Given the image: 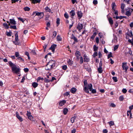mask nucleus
I'll list each match as a JSON object with an SVG mask.
<instances>
[{
  "label": "nucleus",
  "instance_id": "obj_1",
  "mask_svg": "<svg viewBox=\"0 0 133 133\" xmlns=\"http://www.w3.org/2000/svg\"><path fill=\"white\" fill-rule=\"evenodd\" d=\"M9 64L11 68V70L13 73L17 74H19L20 69L17 67L16 65L13 63L11 61H10Z\"/></svg>",
  "mask_w": 133,
  "mask_h": 133
},
{
  "label": "nucleus",
  "instance_id": "obj_2",
  "mask_svg": "<svg viewBox=\"0 0 133 133\" xmlns=\"http://www.w3.org/2000/svg\"><path fill=\"white\" fill-rule=\"evenodd\" d=\"M51 66L50 68L46 69L47 70H49L50 69L53 68L54 67H55L57 66L56 65V63L55 61L53 60H50L48 63L46 65L47 66Z\"/></svg>",
  "mask_w": 133,
  "mask_h": 133
},
{
  "label": "nucleus",
  "instance_id": "obj_3",
  "mask_svg": "<svg viewBox=\"0 0 133 133\" xmlns=\"http://www.w3.org/2000/svg\"><path fill=\"white\" fill-rule=\"evenodd\" d=\"M84 83L85 86V87H84V90L86 92L88 93H89V91L88 89H87V88L88 83L87 81L86 80L84 81Z\"/></svg>",
  "mask_w": 133,
  "mask_h": 133
},
{
  "label": "nucleus",
  "instance_id": "obj_4",
  "mask_svg": "<svg viewBox=\"0 0 133 133\" xmlns=\"http://www.w3.org/2000/svg\"><path fill=\"white\" fill-rule=\"evenodd\" d=\"M122 66L123 69L125 70V72H127L128 68V67L127 66V63H123Z\"/></svg>",
  "mask_w": 133,
  "mask_h": 133
},
{
  "label": "nucleus",
  "instance_id": "obj_5",
  "mask_svg": "<svg viewBox=\"0 0 133 133\" xmlns=\"http://www.w3.org/2000/svg\"><path fill=\"white\" fill-rule=\"evenodd\" d=\"M36 16H40V19L42 18L44 16V14L43 12H39L37 11L36 14L34 16L35 17Z\"/></svg>",
  "mask_w": 133,
  "mask_h": 133
},
{
  "label": "nucleus",
  "instance_id": "obj_6",
  "mask_svg": "<svg viewBox=\"0 0 133 133\" xmlns=\"http://www.w3.org/2000/svg\"><path fill=\"white\" fill-rule=\"evenodd\" d=\"M83 25L82 24L79 23L77 26V29L79 31H80L83 28Z\"/></svg>",
  "mask_w": 133,
  "mask_h": 133
},
{
  "label": "nucleus",
  "instance_id": "obj_7",
  "mask_svg": "<svg viewBox=\"0 0 133 133\" xmlns=\"http://www.w3.org/2000/svg\"><path fill=\"white\" fill-rule=\"evenodd\" d=\"M27 113L26 114V115L28 117V118L30 120H32V119L33 117L31 115V113L28 112V111H27Z\"/></svg>",
  "mask_w": 133,
  "mask_h": 133
},
{
  "label": "nucleus",
  "instance_id": "obj_8",
  "mask_svg": "<svg viewBox=\"0 0 133 133\" xmlns=\"http://www.w3.org/2000/svg\"><path fill=\"white\" fill-rule=\"evenodd\" d=\"M78 18L79 19L81 18L83 16V13L81 11H78L77 13Z\"/></svg>",
  "mask_w": 133,
  "mask_h": 133
},
{
  "label": "nucleus",
  "instance_id": "obj_9",
  "mask_svg": "<svg viewBox=\"0 0 133 133\" xmlns=\"http://www.w3.org/2000/svg\"><path fill=\"white\" fill-rule=\"evenodd\" d=\"M16 117L20 122H22L23 121V119L19 115L18 112H16Z\"/></svg>",
  "mask_w": 133,
  "mask_h": 133
},
{
  "label": "nucleus",
  "instance_id": "obj_10",
  "mask_svg": "<svg viewBox=\"0 0 133 133\" xmlns=\"http://www.w3.org/2000/svg\"><path fill=\"white\" fill-rule=\"evenodd\" d=\"M83 56L84 62H88L89 61V59L88 57L85 54H84Z\"/></svg>",
  "mask_w": 133,
  "mask_h": 133
},
{
  "label": "nucleus",
  "instance_id": "obj_11",
  "mask_svg": "<svg viewBox=\"0 0 133 133\" xmlns=\"http://www.w3.org/2000/svg\"><path fill=\"white\" fill-rule=\"evenodd\" d=\"M66 103V101L65 100H63L59 103V105L60 106H62L63 105Z\"/></svg>",
  "mask_w": 133,
  "mask_h": 133
},
{
  "label": "nucleus",
  "instance_id": "obj_12",
  "mask_svg": "<svg viewBox=\"0 0 133 133\" xmlns=\"http://www.w3.org/2000/svg\"><path fill=\"white\" fill-rule=\"evenodd\" d=\"M70 15L72 19L74 18V16L75 15V13L74 10H72L70 12Z\"/></svg>",
  "mask_w": 133,
  "mask_h": 133
},
{
  "label": "nucleus",
  "instance_id": "obj_13",
  "mask_svg": "<svg viewBox=\"0 0 133 133\" xmlns=\"http://www.w3.org/2000/svg\"><path fill=\"white\" fill-rule=\"evenodd\" d=\"M56 46V44H53L51 46V47L50 48V50H51L52 52H53L55 51V49Z\"/></svg>",
  "mask_w": 133,
  "mask_h": 133
},
{
  "label": "nucleus",
  "instance_id": "obj_14",
  "mask_svg": "<svg viewBox=\"0 0 133 133\" xmlns=\"http://www.w3.org/2000/svg\"><path fill=\"white\" fill-rule=\"evenodd\" d=\"M129 118L130 119L132 118V113L130 110L128 111L127 112V116H129Z\"/></svg>",
  "mask_w": 133,
  "mask_h": 133
},
{
  "label": "nucleus",
  "instance_id": "obj_15",
  "mask_svg": "<svg viewBox=\"0 0 133 133\" xmlns=\"http://www.w3.org/2000/svg\"><path fill=\"white\" fill-rule=\"evenodd\" d=\"M10 23L11 24L13 25H15L16 24V22L15 21L14 19H10Z\"/></svg>",
  "mask_w": 133,
  "mask_h": 133
},
{
  "label": "nucleus",
  "instance_id": "obj_16",
  "mask_svg": "<svg viewBox=\"0 0 133 133\" xmlns=\"http://www.w3.org/2000/svg\"><path fill=\"white\" fill-rule=\"evenodd\" d=\"M67 63L69 65L72 66L73 64V61L69 59L67 61Z\"/></svg>",
  "mask_w": 133,
  "mask_h": 133
},
{
  "label": "nucleus",
  "instance_id": "obj_17",
  "mask_svg": "<svg viewBox=\"0 0 133 133\" xmlns=\"http://www.w3.org/2000/svg\"><path fill=\"white\" fill-rule=\"evenodd\" d=\"M34 4L39 3L41 0H30Z\"/></svg>",
  "mask_w": 133,
  "mask_h": 133
},
{
  "label": "nucleus",
  "instance_id": "obj_18",
  "mask_svg": "<svg viewBox=\"0 0 133 133\" xmlns=\"http://www.w3.org/2000/svg\"><path fill=\"white\" fill-rule=\"evenodd\" d=\"M68 111V109L66 108H64L63 110V112L64 115H66Z\"/></svg>",
  "mask_w": 133,
  "mask_h": 133
},
{
  "label": "nucleus",
  "instance_id": "obj_19",
  "mask_svg": "<svg viewBox=\"0 0 133 133\" xmlns=\"http://www.w3.org/2000/svg\"><path fill=\"white\" fill-rule=\"evenodd\" d=\"M87 89H89L90 91H91L92 89V85L91 84H89L88 85Z\"/></svg>",
  "mask_w": 133,
  "mask_h": 133
},
{
  "label": "nucleus",
  "instance_id": "obj_20",
  "mask_svg": "<svg viewBox=\"0 0 133 133\" xmlns=\"http://www.w3.org/2000/svg\"><path fill=\"white\" fill-rule=\"evenodd\" d=\"M111 6L112 10L113 11H115V7H116V6L115 3L114 2L112 3L111 4Z\"/></svg>",
  "mask_w": 133,
  "mask_h": 133
},
{
  "label": "nucleus",
  "instance_id": "obj_21",
  "mask_svg": "<svg viewBox=\"0 0 133 133\" xmlns=\"http://www.w3.org/2000/svg\"><path fill=\"white\" fill-rule=\"evenodd\" d=\"M124 18H127V17L125 16H120L119 17H118L117 16H116V18L117 19H121Z\"/></svg>",
  "mask_w": 133,
  "mask_h": 133
},
{
  "label": "nucleus",
  "instance_id": "obj_22",
  "mask_svg": "<svg viewBox=\"0 0 133 133\" xmlns=\"http://www.w3.org/2000/svg\"><path fill=\"white\" fill-rule=\"evenodd\" d=\"M71 38L73 39L75 42H78V41L76 38L74 36L73 34H72V35Z\"/></svg>",
  "mask_w": 133,
  "mask_h": 133
},
{
  "label": "nucleus",
  "instance_id": "obj_23",
  "mask_svg": "<svg viewBox=\"0 0 133 133\" xmlns=\"http://www.w3.org/2000/svg\"><path fill=\"white\" fill-rule=\"evenodd\" d=\"M76 116H74L72 117L71 119V122L73 123H74L75 122V120L76 119Z\"/></svg>",
  "mask_w": 133,
  "mask_h": 133
},
{
  "label": "nucleus",
  "instance_id": "obj_24",
  "mask_svg": "<svg viewBox=\"0 0 133 133\" xmlns=\"http://www.w3.org/2000/svg\"><path fill=\"white\" fill-rule=\"evenodd\" d=\"M76 90V89L75 88H73L71 89L70 91L72 93H74L75 92Z\"/></svg>",
  "mask_w": 133,
  "mask_h": 133
},
{
  "label": "nucleus",
  "instance_id": "obj_25",
  "mask_svg": "<svg viewBox=\"0 0 133 133\" xmlns=\"http://www.w3.org/2000/svg\"><path fill=\"white\" fill-rule=\"evenodd\" d=\"M108 21L110 24L111 25H112L113 24V21L112 19V18L110 17L108 18Z\"/></svg>",
  "mask_w": 133,
  "mask_h": 133
},
{
  "label": "nucleus",
  "instance_id": "obj_26",
  "mask_svg": "<svg viewBox=\"0 0 133 133\" xmlns=\"http://www.w3.org/2000/svg\"><path fill=\"white\" fill-rule=\"evenodd\" d=\"M103 70L102 68L99 67L98 68V71L99 73H102L103 72Z\"/></svg>",
  "mask_w": 133,
  "mask_h": 133
},
{
  "label": "nucleus",
  "instance_id": "obj_27",
  "mask_svg": "<svg viewBox=\"0 0 133 133\" xmlns=\"http://www.w3.org/2000/svg\"><path fill=\"white\" fill-rule=\"evenodd\" d=\"M38 84L36 82H34L32 83V85L33 87L35 88L38 86Z\"/></svg>",
  "mask_w": 133,
  "mask_h": 133
},
{
  "label": "nucleus",
  "instance_id": "obj_28",
  "mask_svg": "<svg viewBox=\"0 0 133 133\" xmlns=\"http://www.w3.org/2000/svg\"><path fill=\"white\" fill-rule=\"evenodd\" d=\"M3 25L5 28L7 29H8L9 28L8 25L6 23H4L3 24Z\"/></svg>",
  "mask_w": 133,
  "mask_h": 133
},
{
  "label": "nucleus",
  "instance_id": "obj_29",
  "mask_svg": "<svg viewBox=\"0 0 133 133\" xmlns=\"http://www.w3.org/2000/svg\"><path fill=\"white\" fill-rule=\"evenodd\" d=\"M98 49V47L97 46L95 45H94L93 46V49L94 51H97Z\"/></svg>",
  "mask_w": 133,
  "mask_h": 133
},
{
  "label": "nucleus",
  "instance_id": "obj_30",
  "mask_svg": "<svg viewBox=\"0 0 133 133\" xmlns=\"http://www.w3.org/2000/svg\"><path fill=\"white\" fill-rule=\"evenodd\" d=\"M130 10H129V11H127L125 13V14L126 15L129 16L131 15V12L130 11Z\"/></svg>",
  "mask_w": 133,
  "mask_h": 133
},
{
  "label": "nucleus",
  "instance_id": "obj_31",
  "mask_svg": "<svg viewBox=\"0 0 133 133\" xmlns=\"http://www.w3.org/2000/svg\"><path fill=\"white\" fill-rule=\"evenodd\" d=\"M24 9L25 11H29L30 10V9L29 7L26 6L24 7Z\"/></svg>",
  "mask_w": 133,
  "mask_h": 133
},
{
  "label": "nucleus",
  "instance_id": "obj_32",
  "mask_svg": "<svg viewBox=\"0 0 133 133\" xmlns=\"http://www.w3.org/2000/svg\"><path fill=\"white\" fill-rule=\"evenodd\" d=\"M45 9L46 12H50L51 11V9H49L48 6L46 7L45 8Z\"/></svg>",
  "mask_w": 133,
  "mask_h": 133
},
{
  "label": "nucleus",
  "instance_id": "obj_33",
  "mask_svg": "<svg viewBox=\"0 0 133 133\" xmlns=\"http://www.w3.org/2000/svg\"><path fill=\"white\" fill-rule=\"evenodd\" d=\"M57 34V32L56 31H54L52 33V37L53 38L55 37L56 36Z\"/></svg>",
  "mask_w": 133,
  "mask_h": 133
},
{
  "label": "nucleus",
  "instance_id": "obj_34",
  "mask_svg": "<svg viewBox=\"0 0 133 133\" xmlns=\"http://www.w3.org/2000/svg\"><path fill=\"white\" fill-rule=\"evenodd\" d=\"M12 32H6V34L8 36H11Z\"/></svg>",
  "mask_w": 133,
  "mask_h": 133
},
{
  "label": "nucleus",
  "instance_id": "obj_35",
  "mask_svg": "<svg viewBox=\"0 0 133 133\" xmlns=\"http://www.w3.org/2000/svg\"><path fill=\"white\" fill-rule=\"evenodd\" d=\"M108 123L110 126H112L114 124V122L112 121H110V122H109Z\"/></svg>",
  "mask_w": 133,
  "mask_h": 133
},
{
  "label": "nucleus",
  "instance_id": "obj_36",
  "mask_svg": "<svg viewBox=\"0 0 133 133\" xmlns=\"http://www.w3.org/2000/svg\"><path fill=\"white\" fill-rule=\"evenodd\" d=\"M57 41H61L62 40V38L59 35L57 36Z\"/></svg>",
  "mask_w": 133,
  "mask_h": 133
},
{
  "label": "nucleus",
  "instance_id": "obj_37",
  "mask_svg": "<svg viewBox=\"0 0 133 133\" xmlns=\"http://www.w3.org/2000/svg\"><path fill=\"white\" fill-rule=\"evenodd\" d=\"M83 62V58L81 56L80 57V61L79 63L81 64H82Z\"/></svg>",
  "mask_w": 133,
  "mask_h": 133
},
{
  "label": "nucleus",
  "instance_id": "obj_38",
  "mask_svg": "<svg viewBox=\"0 0 133 133\" xmlns=\"http://www.w3.org/2000/svg\"><path fill=\"white\" fill-rule=\"evenodd\" d=\"M128 41L129 43H131V44L133 45V37H132V40L130 39H129L128 40Z\"/></svg>",
  "mask_w": 133,
  "mask_h": 133
},
{
  "label": "nucleus",
  "instance_id": "obj_39",
  "mask_svg": "<svg viewBox=\"0 0 133 133\" xmlns=\"http://www.w3.org/2000/svg\"><path fill=\"white\" fill-rule=\"evenodd\" d=\"M17 59L20 61H24V60L20 57H17Z\"/></svg>",
  "mask_w": 133,
  "mask_h": 133
},
{
  "label": "nucleus",
  "instance_id": "obj_40",
  "mask_svg": "<svg viewBox=\"0 0 133 133\" xmlns=\"http://www.w3.org/2000/svg\"><path fill=\"white\" fill-rule=\"evenodd\" d=\"M15 56L16 57H19L20 55L19 53V52H16L15 53Z\"/></svg>",
  "mask_w": 133,
  "mask_h": 133
},
{
  "label": "nucleus",
  "instance_id": "obj_41",
  "mask_svg": "<svg viewBox=\"0 0 133 133\" xmlns=\"http://www.w3.org/2000/svg\"><path fill=\"white\" fill-rule=\"evenodd\" d=\"M10 28L11 29H16L17 28L16 25H11L10 27Z\"/></svg>",
  "mask_w": 133,
  "mask_h": 133
},
{
  "label": "nucleus",
  "instance_id": "obj_42",
  "mask_svg": "<svg viewBox=\"0 0 133 133\" xmlns=\"http://www.w3.org/2000/svg\"><path fill=\"white\" fill-rule=\"evenodd\" d=\"M119 99L120 101H122L123 100L124 98L123 96H120L119 98Z\"/></svg>",
  "mask_w": 133,
  "mask_h": 133
},
{
  "label": "nucleus",
  "instance_id": "obj_43",
  "mask_svg": "<svg viewBox=\"0 0 133 133\" xmlns=\"http://www.w3.org/2000/svg\"><path fill=\"white\" fill-rule=\"evenodd\" d=\"M112 57V53L111 52H110L108 55V58L109 59L110 57Z\"/></svg>",
  "mask_w": 133,
  "mask_h": 133
},
{
  "label": "nucleus",
  "instance_id": "obj_44",
  "mask_svg": "<svg viewBox=\"0 0 133 133\" xmlns=\"http://www.w3.org/2000/svg\"><path fill=\"white\" fill-rule=\"evenodd\" d=\"M112 78L115 82H116L117 81V78L116 77H113Z\"/></svg>",
  "mask_w": 133,
  "mask_h": 133
},
{
  "label": "nucleus",
  "instance_id": "obj_45",
  "mask_svg": "<svg viewBox=\"0 0 133 133\" xmlns=\"http://www.w3.org/2000/svg\"><path fill=\"white\" fill-rule=\"evenodd\" d=\"M44 81L45 82L48 83L50 82V80H49L48 79L45 78L44 79Z\"/></svg>",
  "mask_w": 133,
  "mask_h": 133
},
{
  "label": "nucleus",
  "instance_id": "obj_46",
  "mask_svg": "<svg viewBox=\"0 0 133 133\" xmlns=\"http://www.w3.org/2000/svg\"><path fill=\"white\" fill-rule=\"evenodd\" d=\"M43 77H39L37 78V82H38L39 81H40L41 80H43Z\"/></svg>",
  "mask_w": 133,
  "mask_h": 133
},
{
  "label": "nucleus",
  "instance_id": "obj_47",
  "mask_svg": "<svg viewBox=\"0 0 133 133\" xmlns=\"http://www.w3.org/2000/svg\"><path fill=\"white\" fill-rule=\"evenodd\" d=\"M75 55H81V54L80 52L78 51H77L75 53Z\"/></svg>",
  "mask_w": 133,
  "mask_h": 133
},
{
  "label": "nucleus",
  "instance_id": "obj_48",
  "mask_svg": "<svg viewBox=\"0 0 133 133\" xmlns=\"http://www.w3.org/2000/svg\"><path fill=\"white\" fill-rule=\"evenodd\" d=\"M60 19L59 18H57L56 21V23L58 25H59L60 24Z\"/></svg>",
  "mask_w": 133,
  "mask_h": 133
},
{
  "label": "nucleus",
  "instance_id": "obj_49",
  "mask_svg": "<svg viewBox=\"0 0 133 133\" xmlns=\"http://www.w3.org/2000/svg\"><path fill=\"white\" fill-rule=\"evenodd\" d=\"M67 68V66L66 65H65L62 66V69L64 70H65Z\"/></svg>",
  "mask_w": 133,
  "mask_h": 133
},
{
  "label": "nucleus",
  "instance_id": "obj_50",
  "mask_svg": "<svg viewBox=\"0 0 133 133\" xmlns=\"http://www.w3.org/2000/svg\"><path fill=\"white\" fill-rule=\"evenodd\" d=\"M18 18L19 20L22 21L23 23H24V21H25L21 17H18Z\"/></svg>",
  "mask_w": 133,
  "mask_h": 133
},
{
  "label": "nucleus",
  "instance_id": "obj_51",
  "mask_svg": "<svg viewBox=\"0 0 133 133\" xmlns=\"http://www.w3.org/2000/svg\"><path fill=\"white\" fill-rule=\"evenodd\" d=\"M64 16L66 18H68L69 16L68 14L67 13H65L64 14Z\"/></svg>",
  "mask_w": 133,
  "mask_h": 133
},
{
  "label": "nucleus",
  "instance_id": "obj_52",
  "mask_svg": "<svg viewBox=\"0 0 133 133\" xmlns=\"http://www.w3.org/2000/svg\"><path fill=\"white\" fill-rule=\"evenodd\" d=\"M102 61L101 59V61L100 62V63H99V67L102 68Z\"/></svg>",
  "mask_w": 133,
  "mask_h": 133
},
{
  "label": "nucleus",
  "instance_id": "obj_53",
  "mask_svg": "<svg viewBox=\"0 0 133 133\" xmlns=\"http://www.w3.org/2000/svg\"><path fill=\"white\" fill-rule=\"evenodd\" d=\"M127 90L125 88L123 89L122 90V91L124 94L126 93L127 92Z\"/></svg>",
  "mask_w": 133,
  "mask_h": 133
},
{
  "label": "nucleus",
  "instance_id": "obj_54",
  "mask_svg": "<svg viewBox=\"0 0 133 133\" xmlns=\"http://www.w3.org/2000/svg\"><path fill=\"white\" fill-rule=\"evenodd\" d=\"M118 46H119L118 45H115L114 47V50H116L118 48Z\"/></svg>",
  "mask_w": 133,
  "mask_h": 133
},
{
  "label": "nucleus",
  "instance_id": "obj_55",
  "mask_svg": "<svg viewBox=\"0 0 133 133\" xmlns=\"http://www.w3.org/2000/svg\"><path fill=\"white\" fill-rule=\"evenodd\" d=\"M97 55V52H95L93 54V56L94 57H95Z\"/></svg>",
  "mask_w": 133,
  "mask_h": 133
},
{
  "label": "nucleus",
  "instance_id": "obj_56",
  "mask_svg": "<svg viewBox=\"0 0 133 133\" xmlns=\"http://www.w3.org/2000/svg\"><path fill=\"white\" fill-rule=\"evenodd\" d=\"M125 4H122L121 5V9H124Z\"/></svg>",
  "mask_w": 133,
  "mask_h": 133
},
{
  "label": "nucleus",
  "instance_id": "obj_57",
  "mask_svg": "<svg viewBox=\"0 0 133 133\" xmlns=\"http://www.w3.org/2000/svg\"><path fill=\"white\" fill-rule=\"evenodd\" d=\"M50 21H49V22H47V23L46 24V25H47V27H49L50 26Z\"/></svg>",
  "mask_w": 133,
  "mask_h": 133
},
{
  "label": "nucleus",
  "instance_id": "obj_58",
  "mask_svg": "<svg viewBox=\"0 0 133 133\" xmlns=\"http://www.w3.org/2000/svg\"><path fill=\"white\" fill-rule=\"evenodd\" d=\"M91 92L93 94H95L96 93V90L95 89H92V90H91Z\"/></svg>",
  "mask_w": 133,
  "mask_h": 133
},
{
  "label": "nucleus",
  "instance_id": "obj_59",
  "mask_svg": "<svg viewBox=\"0 0 133 133\" xmlns=\"http://www.w3.org/2000/svg\"><path fill=\"white\" fill-rule=\"evenodd\" d=\"M19 1V0H11L12 3H15L16 2H17Z\"/></svg>",
  "mask_w": 133,
  "mask_h": 133
},
{
  "label": "nucleus",
  "instance_id": "obj_60",
  "mask_svg": "<svg viewBox=\"0 0 133 133\" xmlns=\"http://www.w3.org/2000/svg\"><path fill=\"white\" fill-rule=\"evenodd\" d=\"M24 71L25 72H28L29 71V69L28 68H24Z\"/></svg>",
  "mask_w": 133,
  "mask_h": 133
},
{
  "label": "nucleus",
  "instance_id": "obj_61",
  "mask_svg": "<svg viewBox=\"0 0 133 133\" xmlns=\"http://www.w3.org/2000/svg\"><path fill=\"white\" fill-rule=\"evenodd\" d=\"M31 53L32 54H33L34 55H36V53L35 51L34 50H32L31 51Z\"/></svg>",
  "mask_w": 133,
  "mask_h": 133
},
{
  "label": "nucleus",
  "instance_id": "obj_62",
  "mask_svg": "<svg viewBox=\"0 0 133 133\" xmlns=\"http://www.w3.org/2000/svg\"><path fill=\"white\" fill-rule=\"evenodd\" d=\"M96 42L97 44H98L99 42V39L98 37H96Z\"/></svg>",
  "mask_w": 133,
  "mask_h": 133
},
{
  "label": "nucleus",
  "instance_id": "obj_63",
  "mask_svg": "<svg viewBox=\"0 0 133 133\" xmlns=\"http://www.w3.org/2000/svg\"><path fill=\"white\" fill-rule=\"evenodd\" d=\"M98 55L99 58H100L102 56V54L100 52H99Z\"/></svg>",
  "mask_w": 133,
  "mask_h": 133
},
{
  "label": "nucleus",
  "instance_id": "obj_64",
  "mask_svg": "<svg viewBox=\"0 0 133 133\" xmlns=\"http://www.w3.org/2000/svg\"><path fill=\"white\" fill-rule=\"evenodd\" d=\"M93 3L94 4H97L98 2L97 0H94L93 1Z\"/></svg>",
  "mask_w": 133,
  "mask_h": 133
}]
</instances>
